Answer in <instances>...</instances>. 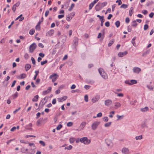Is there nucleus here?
Segmentation results:
<instances>
[{"label": "nucleus", "instance_id": "nucleus-1", "mask_svg": "<svg viewBox=\"0 0 154 154\" xmlns=\"http://www.w3.org/2000/svg\"><path fill=\"white\" fill-rule=\"evenodd\" d=\"M107 4L106 2L103 3L99 2L95 7V9L96 11H100Z\"/></svg>", "mask_w": 154, "mask_h": 154}, {"label": "nucleus", "instance_id": "nucleus-2", "mask_svg": "<svg viewBox=\"0 0 154 154\" xmlns=\"http://www.w3.org/2000/svg\"><path fill=\"white\" fill-rule=\"evenodd\" d=\"M98 71L102 77L104 79L108 78V76L106 73L104 72L102 68H100L98 69Z\"/></svg>", "mask_w": 154, "mask_h": 154}, {"label": "nucleus", "instance_id": "nucleus-3", "mask_svg": "<svg viewBox=\"0 0 154 154\" xmlns=\"http://www.w3.org/2000/svg\"><path fill=\"white\" fill-rule=\"evenodd\" d=\"M80 141L81 143L86 145L89 144L91 142L90 140L85 137L81 138L80 139Z\"/></svg>", "mask_w": 154, "mask_h": 154}, {"label": "nucleus", "instance_id": "nucleus-4", "mask_svg": "<svg viewBox=\"0 0 154 154\" xmlns=\"http://www.w3.org/2000/svg\"><path fill=\"white\" fill-rule=\"evenodd\" d=\"M125 83L126 84H128L129 85H131L134 84H137V80H127L125 81Z\"/></svg>", "mask_w": 154, "mask_h": 154}, {"label": "nucleus", "instance_id": "nucleus-5", "mask_svg": "<svg viewBox=\"0 0 154 154\" xmlns=\"http://www.w3.org/2000/svg\"><path fill=\"white\" fill-rule=\"evenodd\" d=\"M100 123V121H96L94 122L91 125L92 129L93 130H96Z\"/></svg>", "mask_w": 154, "mask_h": 154}, {"label": "nucleus", "instance_id": "nucleus-6", "mask_svg": "<svg viewBox=\"0 0 154 154\" xmlns=\"http://www.w3.org/2000/svg\"><path fill=\"white\" fill-rule=\"evenodd\" d=\"M36 45L35 43H33L30 45L29 47V52L30 53H33L34 50L36 48Z\"/></svg>", "mask_w": 154, "mask_h": 154}, {"label": "nucleus", "instance_id": "nucleus-7", "mask_svg": "<svg viewBox=\"0 0 154 154\" xmlns=\"http://www.w3.org/2000/svg\"><path fill=\"white\" fill-rule=\"evenodd\" d=\"M133 71L134 73L139 74L141 71V69L139 67H134L133 69Z\"/></svg>", "mask_w": 154, "mask_h": 154}, {"label": "nucleus", "instance_id": "nucleus-8", "mask_svg": "<svg viewBox=\"0 0 154 154\" xmlns=\"http://www.w3.org/2000/svg\"><path fill=\"white\" fill-rule=\"evenodd\" d=\"M75 13L74 12H72L68 15L66 18V20L68 21H70L74 16Z\"/></svg>", "mask_w": 154, "mask_h": 154}, {"label": "nucleus", "instance_id": "nucleus-9", "mask_svg": "<svg viewBox=\"0 0 154 154\" xmlns=\"http://www.w3.org/2000/svg\"><path fill=\"white\" fill-rule=\"evenodd\" d=\"M122 152L124 154H129L130 152L128 148L124 147L122 149Z\"/></svg>", "mask_w": 154, "mask_h": 154}, {"label": "nucleus", "instance_id": "nucleus-10", "mask_svg": "<svg viewBox=\"0 0 154 154\" xmlns=\"http://www.w3.org/2000/svg\"><path fill=\"white\" fill-rule=\"evenodd\" d=\"M112 103V101L109 99L106 100L104 101V104L106 106H109Z\"/></svg>", "mask_w": 154, "mask_h": 154}, {"label": "nucleus", "instance_id": "nucleus-11", "mask_svg": "<svg viewBox=\"0 0 154 154\" xmlns=\"http://www.w3.org/2000/svg\"><path fill=\"white\" fill-rule=\"evenodd\" d=\"M128 52L125 51L124 52H120L118 54V56L119 57H122L128 54Z\"/></svg>", "mask_w": 154, "mask_h": 154}, {"label": "nucleus", "instance_id": "nucleus-12", "mask_svg": "<svg viewBox=\"0 0 154 154\" xmlns=\"http://www.w3.org/2000/svg\"><path fill=\"white\" fill-rule=\"evenodd\" d=\"M100 97L99 96L97 95L95 97H94L93 98H92L91 100L92 102L93 103H95L98 100L100 99Z\"/></svg>", "mask_w": 154, "mask_h": 154}, {"label": "nucleus", "instance_id": "nucleus-13", "mask_svg": "<svg viewBox=\"0 0 154 154\" xmlns=\"http://www.w3.org/2000/svg\"><path fill=\"white\" fill-rule=\"evenodd\" d=\"M67 98L66 96H64L62 97L59 98H58V101L59 102H62L66 100Z\"/></svg>", "mask_w": 154, "mask_h": 154}, {"label": "nucleus", "instance_id": "nucleus-14", "mask_svg": "<svg viewBox=\"0 0 154 154\" xmlns=\"http://www.w3.org/2000/svg\"><path fill=\"white\" fill-rule=\"evenodd\" d=\"M150 52V50L148 49L147 50H146L144 51L142 54V56L143 57H144L146 56L147 54H149Z\"/></svg>", "mask_w": 154, "mask_h": 154}, {"label": "nucleus", "instance_id": "nucleus-15", "mask_svg": "<svg viewBox=\"0 0 154 154\" xmlns=\"http://www.w3.org/2000/svg\"><path fill=\"white\" fill-rule=\"evenodd\" d=\"M149 108L147 106H145L144 108H141L140 110L143 112H145L149 110Z\"/></svg>", "mask_w": 154, "mask_h": 154}, {"label": "nucleus", "instance_id": "nucleus-16", "mask_svg": "<svg viewBox=\"0 0 154 154\" xmlns=\"http://www.w3.org/2000/svg\"><path fill=\"white\" fill-rule=\"evenodd\" d=\"M31 67V66L30 64H26L25 66V70L26 71L28 70Z\"/></svg>", "mask_w": 154, "mask_h": 154}, {"label": "nucleus", "instance_id": "nucleus-17", "mask_svg": "<svg viewBox=\"0 0 154 154\" xmlns=\"http://www.w3.org/2000/svg\"><path fill=\"white\" fill-rule=\"evenodd\" d=\"M86 124V123L85 122H82L80 126V128L81 130H82Z\"/></svg>", "mask_w": 154, "mask_h": 154}, {"label": "nucleus", "instance_id": "nucleus-18", "mask_svg": "<svg viewBox=\"0 0 154 154\" xmlns=\"http://www.w3.org/2000/svg\"><path fill=\"white\" fill-rule=\"evenodd\" d=\"M115 106L116 107L115 108L116 109H117L120 107L121 106V104L119 102H116L114 103Z\"/></svg>", "mask_w": 154, "mask_h": 154}, {"label": "nucleus", "instance_id": "nucleus-19", "mask_svg": "<svg viewBox=\"0 0 154 154\" xmlns=\"http://www.w3.org/2000/svg\"><path fill=\"white\" fill-rule=\"evenodd\" d=\"M43 120V118H41L38 120L36 122V124L37 126H38L41 124V122H42Z\"/></svg>", "mask_w": 154, "mask_h": 154}, {"label": "nucleus", "instance_id": "nucleus-20", "mask_svg": "<svg viewBox=\"0 0 154 154\" xmlns=\"http://www.w3.org/2000/svg\"><path fill=\"white\" fill-rule=\"evenodd\" d=\"M38 96L36 95L32 99L33 102H36L38 100Z\"/></svg>", "mask_w": 154, "mask_h": 154}, {"label": "nucleus", "instance_id": "nucleus-21", "mask_svg": "<svg viewBox=\"0 0 154 154\" xmlns=\"http://www.w3.org/2000/svg\"><path fill=\"white\" fill-rule=\"evenodd\" d=\"M35 75L33 79L34 80H35L36 79L37 76L39 72V71L38 70H36L35 71Z\"/></svg>", "mask_w": 154, "mask_h": 154}, {"label": "nucleus", "instance_id": "nucleus-22", "mask_svg": "<svg viewBox=\"0 0 154 154\" xmlns=\"http://www.w3.org/2000/svg\"><path fill=\"white\" fill-rule=\"evenodd\" d=\"M26 77V75L25 73H22L19 76L20 79H23L25 78Z\"/></svg>", "mask_w": 154, "mask_h": 154}, {"label": "nucleus", "instance_id": "nucleus-23", "mask_svg": "<svg viewBox=\"0 0 154 154\" xmlns=\"http://www.w3.org/2000/svg\"><path fill=\"white\" fill-rule=\"evenodd\" d=\"M18 93L17 92H16L12 96L13 98L14 99L18 97Z\"/></svg>", "mask_w": 154, "mask_h": 154}, {"label": "nucleus", "instance_id": "nucleus-24", "mask_svg": "<svg viewBox=\"0 0 154 154\" xmlns=\"http://www.w3.org/2000/svg\"><path fill=\"white\" fill-rule=\"evenodd\" d=\"M134 10V8L132 7H131L130 8V10L129 11V15L130 16H131L132 15V14L133 13V11Z\"/></svg>", "mask_w": 154, "mask_h": 154}, {"label": "nucleus", "instance_id": "nucleus-25", "mask_svg": "<svg viewBox=\"0 0 154 154\" xmlns=\"http://www.w3.org/2000/svg\"><path fill=\"white\" fill-rule=\"evenodd\" d=\"M120 23L119 21H117L115 23V24L117 28L119 27L120 25Z\"/></svg>", "mask_w": 154, "mask_h": 154}, {"label": "nucleus", "instance_id": "nucleus-26", "mask_svg": "<svg viewBox=\"0 0 154 154\" xmlns=\"http://www.w3.org/2000/svg\"><path fill=\"white\" fill-rule=\"evenodd\" d=\"M69 141L70 143H73L75 141V139L74 137H71L69 139Z\"/></svg>", "mask_w": 154, "mask_h": 154}, {"label": "nucleus", "instance_id": "nucleus-27", "mask_svg": "<svg viewBox=\"0 0 154 154\" xmlns=\"http://www.w3.org/2000/svg\"><path fill=\"white\" fill-rule=\"evenodd\" d=\"M116 116L118 118L116 120L117 121H119V120H120L121 119H123V118L124 117V116L122 115V116H120L119 115H117Z\"/></svg>", "mask_w": 154, "mask_h": 154}, {"label": "nucleus", "instance_id": "nucleus-28", "mask_svg": "<svg viewBox=\"0 0 154 154\" xmlns=\"http://www.w3.org/2000/svg\"><path fill=\"white\" fill-rule=\"evenodd\" d=\"M143 138L142 135L137 136L135 137V139L136 140H141Z\"/></svg>", "mask_w": 154, "mask_h": 154}, {"label": "nucleus", "instance_id": "nucleus-29", "mask_svg": "<svg viewBox=\"0 0 154 154\" xmlns=\"http://www.w3.org/2000/svg\"><path fill=\"white\" fill-rule=\"evenodd\" d=\"M72 148V146L70 145L69 146L66 147L64 149H68V150H71Z\"/></svg>", "mask_w": 154, "mask_h": 154}, {"label": "nucleus", "instance_id": "nucleus-30", "mask_svg": "<svg viewBox=\"0 0 154 154\" xmlns=\"http://www.w3.org/2000/svg\"><path fill=\"white\" fill-rule=\"evenodd\" d=\"M114 92L116 94H117V96L119 97H122L124 95L122 93H118L114 91Z\"/></svg>", "mask_w": 154, "mask_h": 154}, {"label": "nucleus", "instance_id": "nucleus-31", "mask_svg": "<svg viewBox=\"0 0 154 154\" xmlns=\"http://www.w3.org/2000/svg\"><path fill=\"white\" fill-rule=\"evenodd\" d=\"M137 25V23H136V21L135 20H134L132 22V26L133 27H136Z\"/></svg>", "mask_w": 154, "mask_h": 154}, {"label": "nucleus", "instance_id": "nucleus-32", "mask_svg": "<svg viewBox=\"0 0 154 154\" xmlns=\"http://www.w3.org/2000/svg\"><path fill=\"white\" fill-rule=\"evenodd\" d=\"M111 125V122H109L105 124L104 126L105 127H109Z\"/></svg>", "mask_w": 154, "mask_h": 154}, {"label": "nucleus", "instance_id": "nucleus-33", "mask_svg": "<svg viewBox=\"0 0 154 154\" xmlns=\"http://www.w3.org/2000/svg\"><path fill=\"white\" fill-rule=\"evenodd\" d=\"M128 7V5L125 4H123L121 6V8H126Z\"/></svg>", "mask_w": 154, "mask_h": 154}, {"label": "nucleus", "instance_id": "nucleus-34", "mask_svg": "<svg viewBox=\"0 0 154 154\" xmlns=\"http://www.w3.org/2000/svg\"><path fill=\"white\" fill-rule=\"evenodd\" d=\"M95 5L94 3L93 2L91 3L89 5V9H91L92 7H93L94 5Z\"/></svg>", "mask_w": 154, "mask_h": 154}, {"label": "nucleus", "instance_id": "nucleus-35", "mask_svg": "<svg viewBox=\"0 0 154 154\" xmlns=\"http://www.w3.org/2000/svg\"><path fill=\"white\" fill-rule=\"evenodd\" d=\"M35 30L34 29H31L29 32V33L31 35H33L35 32Z\"/></svg>", "mask_w": 154, "mask_h": 154}, {"label": "nucleus", "instance_id": "nucleus-36", "mask_svg": "<svg viewBox=\"0 0 154 154\" xmlns=\"http://www.w3.org/2000/svg\"><path fill=\"white\" fill-rule=\"evenodd\" d=\"M73 42L74 45H75V46H76L78 45V39H75V40L73 41Z\"/></svg>", "mask_w": 154, "mask_h": 154}, {"label": "nucleus", "instance_id": "nucleus-37", "mask_svg": "<svg viewBox=\"0 0 154 154\" xmlns=\"http://www.w3.org/2000/svg\"><path fill=\"white\" fill-rule=\"evenodd\" d=\"M73 123L72 122H69L67 124V126L68 127H71L73 125Z\"/></svg>", "mask_w": 154, "mask_h": 154}, {"label": "nucleus", "instance_id": "nucleus-38", "mask_svg": "<svg viewBox=\"0 0 154 154\" xmlns=\"http://www.w3.org/2000/svg\"><path fill=\"white\" fill-rule=\"evenodd\" d=\"M74 6H75L74 4L73 3L71 5L70 7V8H69V11H71L72 10L73 8L74 7Z\"/></svg>", "mask_w": 154, "mask_h": 154}, {"label": "nucleus", "instance_id": "nucleus-39", "mask_svg": "<svg viewBox=\"0 0 154 154\" xmlns=\"http://www.w3.org/2000/svg\"><path fill=\"white\" fill-rule=\"evenodd\" d=\"M80 90H78V89H76V90H72L71 91V92L72 93H75V92L79 93V92H80Z\"/></svg>", "mask_w": 154, "mask_h": 154}, {"label": "nucleus", "instance_id": "nucleus-40", "mask_svg": "<svg viewBox=\"0 0 154 154\" xmlns=\"http://www.w3.org/2000/svg\"><path fill=\"white\" fill-rule=\"evenodd\" d=\"M39 143L42 146H45V143L43 141L40 140L39 141Z\"/></svg>", "mask_w": 154, "mask_h": 154}, {"label": "nucleus", "instance_id": "nucleus-41", "mask_svg": "<svg viewBox=\"0 0 154 154\" xmlns=\"http://www.w3.org/2000/svg\"><path fill=\"white\" fill-rule=\"evenodd\" d=\"M54 32V30H51L49 32V34L50 35H52Z\"/></svg>", "mask_w": 154, "mask_h": 154}, {"label": "nucleus", "instance_id": "nucleus-42", "mask_svg": "<svg viewBox=\"0 0 154 154\" xmlns=\"http://www.w3.org/2000/svg\"><path fill=\"white\" fill-rule=\"evenodd\" d=\"M69 5V3L68 2H66L64 4V6L65 7V9L67 8L68 6Z\"/></svg>", "mask_w": 154, "mask_h": 154}, {"label": "nucleus", "instance_id": "nucleus-43", "mask_svg": "<svg viewBox=\"0 0 154 154\" xmlns=\"http://www.w3.org/2000/svg\"><path fill=\"white\" fill-rule=\"evenodd\" d=\"M85 100L86 102H88V97L87 95H86L84 97Z\"/></svg>", "mask_w": 154, "mask_h": 154}, {"label": "nucleus", "instance_id": "nucleus-44", "mask_svg": "<svg viewBox=\"0 0 154 154\" xmlns=\"http://www.w3.org/2000/svg\"><path fill=\"white\" fill-rule=\"evenodd\" d=\"M154 3V2L152 1H151V2H150L146 4V6H149L150 5Z\"/></svg>", "mask_w": 154, "mask_h": 154}, {"label": "nucleus", "instance_id": "nucleus-45", "mask_svg": "<svg viewBox=\"0 0 154 154\" xmlns=\"http://www.w3.org/2000/svg\"><path fill=\"white\" fill-rule=\"evenodd\" d=\"M31 60H32V63L33 64H35V61L34 58L33 57H31Z\"/></svg>", "mask_w": 154, "mask_h": 154}, {"label": "nucleus", "instance_id": "nucleus-46", "mask_svg": "<svg viewBox=\"0 0 154 154\" xmlns=\"http://www.w3.org/2000/svg\"><path fill=\"white\" fill-rule=\"evenodd\" d=\"M62 127V125L60 124L57 127L56 129L57 130H59L61 129Z\"/></svg>", "mask_w": 154, "mask_h": 154}, {"label": "nucleus", "instance_id": "nucleus-47", "mask_svg": "<svg viewBox=\"0 0 154 154\" xmlns=\"http://www.w3.org/2000/svg\"><path fill=\"white\" fill-rule=\"evenodd\" d=\"M47 62L48 60H45L44 61H41V64L42 65H43L44 64L47 63Z\"/></svg>", "mask_w": 154, "mask_h": 154}, {"label": "nucleus", "instance_id": "nucleus-48", "mask_svg": "<svg viewBox=\"0 0 154 154\" xmlns=\"http://www.w3.org/2000/svg\"><path fill=\"white\" fill-rule=\"evenodd\" d=\"M24 58L25 59L27 60L29 58V56L27 53H26L24 55Z\"/></svg>", "mask_w": 154, "mask_h": 154}, {"label": "nucleus", "instance_id": "nucleus-49", "mask_svg": "<svg viewBox=\"0 0 154 154\" xmlns=\"http://www.w3.org/2000/svg\"><path fill=\"white\" fill-rule=\"evenodd\" d=\"M57 75L56 74L54 73L51 75L49 77L50 79H52L53 77H54L55 76H57Z\"/></svg>", "mask_w": 154, "mask_h": 154}, {"label": "nucleus", "instance_id": "nucleus-50", "mask_svg": "<svg viewBox=\"0 0 154 154\" xmlns=\"http://www.w3.org/2000/svg\"><path fill=\"white\" fill-rule=\"evenodd\" d=\"M148 25L147 24H145L144 27V29L145 30H147L148 29Z\"/></svg>", "mask_w": 154, "mask_h": 154}, {"label": "nucleus", "instance_id": "nucleus-51", "mask_svg": "<svg viewBox=\"0 0 154 154\" xmlns=\"http://www.w3.org/2000/svg\"><path fill=\"white\" fill-rule=\"evenodd\" d=\"M48 93H49V92H48V91L47 90L43 91L42 93V94L43 95H45L47 94H48Z\"/></svg>", "mask_w": 154, "mask_h": 154}, {"label": "nucleus", "instance_id": "nucleus-52", "mask_svg": "<svg viewBox=\"0 0 154 154\" xmlns=\"http://www.w3.org/2000/svg\"><path fill=\"white\" fill-rule=\"evenodd\" d=\"M29 146H33V149L35 148V146L34 145V144L33 143H28Z\"/></svg>", "mask_w": 154, "mask_h": 154}, {"label": "nucleus", "instance_id": "nucleus-53", "mask_svg": "<svg viewBox=\"0 0 154 154\" xmlns=\"http://www.w3.org/2000/svg\"><path fill=\"white\" fill-rule=\"evenodd\" d=\"M142 13L144 15H146L147 14L148 12L146 10H143L142 11Z\"/></svg>", "mask_w": 154, "mask_h": 154}, {"label": "nucleus", "instance_id": "nucleus-54", "mask_svg": "<svg viewBox=\"0 0 154 154\" xmlns=\"http://www.w3.org/2000/svg\"><path fill=\"white\" fill-rule=\"evenodd\" d=\"M103 119L105 122H107L109 120L108 118L106 116L104 117Z\"/></svg>", "mask_w": 154, "mask_h": 154}, {"label": "nucleus", "instance_id": "nucleus-55", "mask_svg": "<svg viewBox=\"0 0 154 154\" xmlns=\"http://www.w3.org/2000/svg\"><path fill=\"white\" fill-rule=\"evenodd\" d=\"M135 39H132L131 41V42L132 44H133V45L135 46H136V44L135 43Z\"/></svg>", "mask_w": 154, "mask_h": 154}, {"label": "nucleus", "instance_id": "nucleus-56", "mask_svg": "<svg viewBox=\"0 0 154 154\" xmlns=\"http://www.w3.org/2000/svg\"><path fill=\"white\" fill-rule=\"evenodd\" d=\"M91 86L88 85H85L84 86V88L86 90H88L90 88Z\"/></svg>", "mask_w": 154, "mask_h": 154}, {"label": "nucleus", "instance_id": "nucleus-57", "mask_svg": "<svg viewBox=\"0 0 154 154\" xmlns=\"http://www.w3.org/2000/svg\"><path fill=\"white\" fill-rule=\"evenodd\" d=\"M102 116V113L101 112H99L98 113L97 116V117H101Z\"/></svg>", "mask_w": 154, "mask_h": 154}, {"label": "nucleus", "instance_id": "nucleus-58", "mask_svg": "<svg viewBox=\"0 0 154 154\" xmlns=\"http://www.w3.org/2000/svg\"><path fill=\"white\" fill-rule=\"evenodd\" d=\"M97 17L99 18L100 20L104 19V17L103 16H101L99 15H97Z\"/></svg>", "mask_w": 154, "mask_h": 154}, {"label": "nucleus", "instance_id": "nucleus-59", "mask_svg": "<svg viewBox=\"0 0 154 154\" xmlns=\"http://www.w3.org/2000/svg\"><path fill=\"white\" fill-rule=\"evenodd\" d=\"M110 23L109 21H107L105 23V25L106 27H109V26Z\"/></svg>", "mask_w": 154, "mask_h": 154}, {"label": "nucleus", "instance_id": "nucleus-60", "mask_svg": "<svg viewBox=\"0 0 154 154\" xmlns=\"http://www.w3.org/2000/svg\"><path fill=\"white\" fill-rule=\"evenodd\" d=\"M57 52L56 49L54 48L53 49L52 51V54H55Z\"/></svg>", "mask_w": 154, "mask_h": 154}, {"label": "nucleus", "instance_id": "nucleus-61", "mask_svg": "<svg viewBox=\"0 0 154 154\" xmlns=\"http://www.w3.org/2000/svg\"><path fill=\"white\" fill-rule=\"evenodd\" d=\"M116 3L118 2V5H120L122 4V2L121 1V0H117L116 2Z\"/></svg>", "mask_w": 154, "mask_h": 154}, {"label": "nucleus", "instance_id": "nucleus-62", "mask_svg": "<svg viewBox=\"0 0 154 154\" xmlns=\"http://www.w3.org/2000/svg\"><path fill=\"white\" fill-rule=\"evenodd\" d=\"M113 41H110L108 43V46L109 47H110L113 44Z\"/></svg>", "mask_w": 154, "mask_h": 154}, {"label": "nucleus", "instance_id": "nucleus-63", "mask_svg": "<svg viewBox=\"0 0 154 154\" xmlns=\"http://www.w3.org/2000/svg\"><path fill=\"white\" fill-rule=\"evenodd\" d=\"M154 13H153V12H151L149 14V17L151 18H152L153 17V15H154Z\"/></svg>", "mask_w": 154, "mask_h": 154}, {"label": "nucleus", "instance_id": "nucleus-64", "mask_svg": "<svg viewBox=\"0 0 154 154\" xmlns=\"http://www.w3.org/2000/svg\"><path fill=\"white\" fill-rule=\"evenodd\" d=\"M49 14V11L48 10H47L45 13V16L47 17Z\"/></svg>", "mask_w": 154, "mask_h": 154}]
</instances>
